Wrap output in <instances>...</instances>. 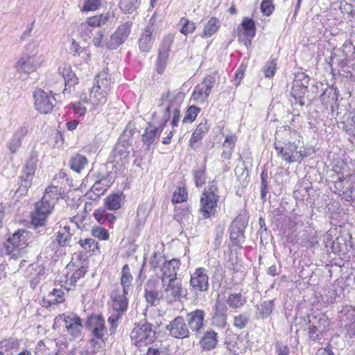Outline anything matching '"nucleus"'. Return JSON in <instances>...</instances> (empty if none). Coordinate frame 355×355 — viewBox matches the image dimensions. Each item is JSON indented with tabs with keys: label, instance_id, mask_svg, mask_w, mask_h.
Masks as SVG:
<instances>
[{
	"label": "nucleus",
	"instance_id": "nucleus-49",
	"mask_svg": "<svg viewBox=\"0 0 355 355\" xmlns=\"http://www.w3.org/2000/svg\"><path fill=\"white\" fill-rule=\"evenodd\" d=\"M91 234L100 241H107L110 234L105 228L101 226H94L91 230Z\"/></svg>",
	"mask_w": 355,
	"mask_h": 355
},
{
	"label": "nucleus",
	"instance_id": "nucleus-29",
	"mask_svg": "<svg viewBox=\"0 0 355 355\" xmlns=\"http://www.w3.org/2000/svg\"><path fill=\"white\" fill-rule=\"evenodd\" d=\"M107 210L105 207H99L94 211L93 216L99 224L107 225L109 227H112L116 220V216Z\"/></svg>",
	"mask_w": 355,
	"mask_h": 355
},
{
	"label": "nucleus",
	"instance_id": "nucleus-22",
	"mask_svg": "<svg viewBox=\"0 0 355 355\" xmlns=\"http://www.w3.org/2000/svg\"><path fill=\"white\" fill-rule=\"evenodd\" d=\"M180 260L179 259H172L169 261H165L161 268V279L162 282L177 278V271L180 266Z\"/></svg>",
	"mask_w": 355,
	"mask_h": 355
},
{
	"label": "nucleus",
	"instance_id": "nucleus-41",
	"mask_svg": "<svg viewBox=\"0 0 355 355\" xmlns=\"http://www.w3.org/2000/svg\"><path fill=\"white\" fill-rule=\"evenodd\" d=\"M193 180L196 187L200 188L205 184L207 181V167L202 165L200 168L193 171Z\"/></svg>",
	"mask_w": 355,
	"mask_h": 355
},
{
	"label": "nucleus",
	"instance_id": "nucleus-48",
	"mask_svg": "<svg viewBox=\"0 0 355 355\" xmlns=\"http://www.w3.org/2000/svg\"><path fill=\"white\" fill-rule=\"evenodd\" d=\"M49 304H58L64 301V293L62 289L54 288L49 294Z\"/></svg>",
	"mask_w": 355,
	"mask_h": 355
},
{
	"label": "nucleus",
	"instance_id": "nucleus-33",
	"mask_svg": "<svg viewBox=\"0 0 355 355\" xmlns=\"http://www.w3.org/2000/svg\"><path fill=\"white\" fill-rule=\"evenodd\" d=\"M174 36L168 34L165 35L158 48L157 58L169 59L171 51V45L173 42Z\"/></svg>",
	"mask_w": 355,
	"mask_h": 355
},
{
	"label": "nucleus",
	"instance_id": "nucleus-50",
	"mask_svg": "<svg viewBox=\"0 0 355 355\" xmlns=\"http://www.w3.org/2000/svg\"><path fill=\"white\" fill-rule=\"evenodd\" d=\"M190 207H178L175 209L174 218L178 222H182L190 214Z\"/></svg>",
	"mask_w": 355,
	"mask_h": 355
},
{
	"label": "nucleus",
	"instance_id": "nucleus-24",
	"mask_svg": "<svg viewBox=\"0 0 355 355\" xmlns=\"http://www.w3.org/2000/svg\"><path fill=\"white\" fill-rule=\"evenodd\" d=\"M210 125L208 120L204 119L201 121L191 134L189 141V147L194 148L196 144L203 139L205 135L208 133Z\"/></svg>",
	"mask_w": 355,
	"mask_h": 355
},
{
	"label": "nucleus",
	"instance_id": "nucleus-59",
	"mask_svg": "<svg viewBox=\"0 0 355 355\" xmlns=\"http://www.w3.org/2000/svg\"><path fill=\"white\" fill-rule=\"evenodd\" d=\"M35 355H50V350L43 340H40L34 349Z\"/></svg>",
	"mask_w": 355,
	"mask_h": 355
},
{
	"label": "nucleus",
	"instance_id": "nucleus-42",
	"mask_svg": "<svg viewBox=\"0 0 355 355\" xmlns=\"http://www.w3.org/2000/svg\"><path fill=\"white\" fill-rule=\"evenodd\" d=\"M179 25L181 26L180 32L185 36L193 33L196 29V24L184 17L180 18Z\"/></svg>",
	"mask_w": 355,
	"mask_h": 355
},
{
	"label": "nucleus",
	"instance_id": "nucleus-6",
	"mask_svg": "<svg viewBox=\"0 0 355 355\" xmlns=\"http://www.w3.org/2000/svg\"><path fill=\"white\" fill-rule=\"evenodd\" d=\"M30 232L24 229L15 232L4 243L6 254L15 259L21 257L30 243Z\"/></svg>",
	"mask_w": 355,
	"mask_h": 355
},
{
	"label": "nucleus",
	"instance_id": "nucleus-52",
	"mask_svg": "<svg viewBox=\"0 0 355 355\" xmlns=\"http://www.w3.org/2000/svg\"><path fill=\"white\" fill-rule=\"evenodd\" d=\"M163 257L157 252H154L151 255L149 264L151 270L156 271L160 267L162 262Z\"/></svg>",
	"mask_w": 355,
	"mask_h": 355
},
{
	"label": "nucleus",
	"instance_id": "nucleus-15",
	"mask_svg": "<svg viewBox=\"0 0 355 355\" xmlns=\"http://www.w3.org/2000/svg\"><path fill=\"white\" fill-rule=\"evenodd\" d=\"M190 285L195 291H206L209 288V277L204 268H197L191 275Z\"/></svg>",
	"mask_w": 355,
	"mask_h": 355
},
{
	"label": "nucleus",
	"instance_id": "nucleus-20",
	"mask_svg": "<svg viewBox=\"0 0 355 355\" xmlns=\"http://www.w3.org/2000/svg\"><path fill=\"white\" fill-rule=\"evenodd\" d=\"M59 73L64 79V93L68 91L71 92V88L74 87L79 83V79L76 73L72 71L71 66L69 64L64 63L60 66Z\"/></svg>",
	"mask_w": 355,
	"mask_h": 355
},
{
	"label": "nucleus",
	"instance_id": "nucleus-8",
	"mask_svg": "<svg viewBox=\"0 0 355 355\" xmlns=\"http://www.w3.org/2000/svg\"><path fill=\"white\" fill-rule=\"evenodd\" d=\"M295 142H288L284 146H282L279 142L275 143V148L278 155L281 156L282 159L287 163H293L295 162H301L305 157L309 156V153L303 145H299Z\"/></svg>",
	"mask_w": 355,
	"mask_h": 355
},
{
	"label": "nucleus",
	"instance_id": "nucleus-32",
	"mask_svg": "<svg viewBox=\"0 0 355 355\" xmlns=\"http://www.w3.org/2000/svg\"><path fill=\"white\" fill-rule=\"evenodd\" d=\"M307 92V85L300 79H295L293 82L291 95L302 105L304 104L303 99Z\"/></svg>",
	"mask_w": 355,
	"mask_h": 355
},
{
	"label": "nucleus",
	"instance_id": "nucleus-2",
	"mask_svg": "<svg viewBox=\"0 0 355 355\" xmlns=\"http://www.w3.org/2000/svg\"><path fill=\"white\" fill-rule=\"evenodd\" d=\"M334 171L331 190L335 193H341L347 201L355 200V172L351 171L347 166L345 168L335 166Z\"/></svg>",
	"mask_w": 355,
	"mask_h": 355
},
{
	"label": "nucleus",
	"instance_id": "nucleus-63",
	"mask_svg": "<svg viewBox=\"0 0 355 355\" xmlns=\"http://www.w3.org/2000/svg\"><path fill=\"white\" fill-rule=\"evenodd\" d=\"M181 116L180 113V107H175L172 112V116H171V124L172 125V128H174L178 125Z\"/></svg>",
	"mask_w": 355,
	"mask_h": 355
},
{
	"label": "nucleus",
	"instance_id": "nucleus-5",
	"mask_svg": "<svg viewBox=\"0 0 355 355\" xmlns=\"http://www.w3.org/2000/svg\"><path fill=\"white\" fill-rule=\"evenodd\" d=\"M112 83L110 76L107 73L101 71L96 76L89 96V103L93 109H97L107 102Z\"/></svg>",
	"mask_w": 355,
	"mask_h": 355
},
{
	"label": "nucleus",
	"instance_id": "nucleus-17",
	"mask_svg": "<svg viewBox=\"0 0 355 355\" xmlns=\"http://www.w3.org/2000/svg\"><path fill=\"white\" fill-rule=\"evenodd\" d=\"M132 24L131 21H126L117 27L111 35L112 49L119 46L127 40L131 31Z\"/></svg>",
	"mask_w": 355,
	"mask_h": 355
},
{
	"label": "nucleus",
	"instance_id": "nucleus-47",
	"mask_svg": "<svg viewBox=\"0 0 355 355\" xmlns=\"http://www.w3.org/2000/svg\"><path fill=\"white\" fill-rule=\"evenodd\" d=\"M277 71V59L270 58L266 62V66L263 69V71L266 78H272Z\"/></svg>",
	"mask_w": 355,
	"mask_h": 355
},
{
	"label": "nucleus",
	"instance_id": "nucleus-4",
	"mask_svg": "<svg viewBox=\"0 0 355 355\" xmlns=\"http://www.w3.org/2000/svg\"><path fill=\"white\" fill-rule=\"evenodd\" d=\"M220 200L218 182L216 179L208 182L200 197L199 212L205 219L215 217Z\"/></svg>",
	"mask_w": 355,
	"mask_h": 355
},
{
	"label": "nucleus",
	"instance_id": "nucleus-53",
	"mask_svg": "<svg viewBox=\"0 0 355 355\" xmlns=\"http://www.w3.org/2000/svg\"><path fill=\"white\" fill-rule=\"evenodd\" d=\"M260 9L266 16H270L275 10L272 0H263L261 3Z\"/></svg>",
	"mask_w": 355,
	"mask_h": 355
},
{
	"label": "nucleus",
	"instance_id": "nucleus-60",
	"mask_svg": "<svg viewBox=\"0 0 355 355\" xmlns=\"http://www.w3.org/2000/svg\"><path fill=\"white\" fill-rule=\"evenodd\" d=\"M248 322V319L244 314H240L234 318V326L238 329H243Z\"/></svg>",
	"mask_w": 355,
	"mask_h": 355
},
{
	"label": "nucleus",
	"instance_id": "nucleus-57",
	"mask_svg": "<svg viewBox=\"0 0 355 355\" xmlns=\"http://www.w3.org/2000/svg\"><path fill=\"white\" fill-rule=\"evenodd\" d=\"M169 59H165L162 58H157L155 69L157 73L163 74L165 71Z\"/></svg>",
	"mask_w": 355,
	"mask_h": 355
},
{
	"label": "nucleus",
	"instance_id": "nucleus-7",
	"mask_svg": "<svg viewBox=\"0 0 355 355\" xmlns=\"http://www.w3.org/2000/svg\"><path fill=\"white\" fill-rule=\"evenodd\" d=\"M63 326L72 338L76 339L82 336L83 324L82 319L75 313H64L58 315L54 319L53 328Z\"/></svg>",
	"mask_w": 355,
	"mask_h": 355
},
{
	"label": "nucleus",
	"instance_id": "nucleus-34",
	"mask_svg": "<svg viewBox=\"0 0 355 355\" xmlns=\"http://www.w3.org/2000/svg\"><path fill=\"white\" fill-rule=\"evenodd\" d=\"M220 26V20L211 17L203 28V31L200 35L202 38H208L211 37L218 32Z\"/></svg>",
	"mask_w": 355,
	"mask_h": 355
},
{
	"label": "nucleus",
	"instance_id": "nucleus-9",
	"mask_svg": "<svg viewBox=\"0 0 355 355\" xmlns=\"http://www.w3.org/2000/svg\"><path fill=\"white\" fill-rule=\"evenodd\" d=\"M155 338V331L148 323L136 325L130 334L132 343L139 350L152 345Z\"/></svg>",
	"mask_w": 355,
	"mask_h": 355
},
{
	"label": "nucleus",
	"instance_id": "nucleus-44",
	"mask_svg": "<svg viewBox=\"0 0 355 355\" xmlns=\"http://www.w3.org/2000/svg\"><path fill=\"white\" fill-rule=\"evenodd\" d=\"M226 302L230 307L233 309H239L242 307L245 304L246 300L241 293H232L229 295Z\"/></svg>",
	"mask_w": 355,
	"mask_h": 355
},
{
	"label": "nucleus",
	"instance_id": "nucleus-62",
	"mask_svg": "<svg viewBox=\"0 0 355 355\" xmlns=\"http://www.w3.org/2000/svg\"><path fill=\"white\" fill-rule=\"evenodd\" d=\"M31 58H21L17 62L18 65L21 67L24 71L26 69L31 70L34 69L33 62H31Z\"/></svg>",
	"mask_w": 355,
	"mask_h": 355
},
{
	"label": "nucleus",
	"instance_id": "nucleus-11",
	"mask_svg": "<svg viewBox=\"0 0 355 355\" xmlns=\"http://www.w3.org/2000/svg\"><path fill=\"white\" fill-rule=\"evenodd\" d=\"M46 196H43L42 199L37 202L35 205V209L31 214V223L35 227H42L45 225L46 218L53 209V202H49L46 200Z\"/></svg>",
	"mask_w": 355,
	"mask_h": 355
},
{
	"label": "nucleus",
	"instance_id": "nucleus-3",
	"mask_svg": "<svg viewBox=\"0 0 355 355\" xmlns=\"http://www.w3.org/2000/svg\"><path fill=\"white\" fill-rule=\"evenodd\" d=\"M110 19V12L98 13L87 17L78 28V33L85 41L92 39V43L96 47L102 44L104 33L98 30L94 35V28H101L107 24Z\"/></svg>",
	"mask_w": 355,
	"mask_h": 355
},
{
	"label": "nucleus",
	"instance_id": "nucleus-1",
	"mask_svg": "<svg viewBox=\"0 0 355 355\" xmlns=\"http://www.w3.org/2000/svg\"><path fill=\"white\" fill-rule=\"evenodd\" d=\"M90 331L89 345L92 354L102 352L106 348L109 334L102 315L92 314L87 321Z\"/></svg>",
	"mask_w": 355,
	"mask_h": 355
},
{
	"label": "nucleus",
	"instance_id": "nucleus-21",
	"mask_svg": "<svg viewBox=\"0 0 355 355\" xmlns=\"http://www.w3.org/2000/svg\"><path fill=\"white\" fill-rule=\"evenodd\" d=\"M184 94L181 92H168L161 97V101L163 105H166V114L170 118V112L175 107H180Z\"/></svg>",
	"mask_w": 355,
	"mask_h": 355
},
{
	"label": "nucleus",
	"instance_id": "nucleus-55",
	"mask_svg": "<svg viewBox=\"0 0 355 355\" xmlns=\"http://www.w3.org/2000/svg\"><path fill=\"white\" fill-rule=\"evenodd\" d=\"M230 239L239 248H242L241 244L245 241V235L243 231L238 230L234 232L233 230L230 233Z\"/></svg>",
	"mask_w": 355,
	"mask_h": 355
},
{
	"label": "nucleus",
	"instance_id": "nucleus-36",
	"mask_svg": "<svg viewBox=\"0 0 355 355\" xmlns=\"http://www.w3.org/2000/svg\"><path fill=\"white\" fill-rule=\"evenodd\" d=\"M89 103V98H87L85 94L80 96L78 101L71 103V107L73 110V113L79 117L85 116L87 112V107L85 104Z\"/></svg>",
	"mask_w": 355,
	"mask_h": 355
},
{
	"label": "nucleus",
	"instance_id": "nucleus-16",
	"mask_svg": "<svg viewBox=\"0 0 355 355\" xmlns=\"http://www.w3.org/2000/svg\"><path fill=\"white\" fill-rule=\"evenodd\" d=\"M154 32L155 28L153 24H148L143 29L138 40V46L140 51L148 53L151 51L154 44Z\"/></svg>",
	"mask_w": 355,
	"mask_h": 355
},
{
	"label": "nucleus",
	"instance_id": "nucleus-58",
	"mask_svg": "<svg viewBox=\"0 0 355 355\" xmlns=\"http://www.w3.org/2000/svg\"><path fill=\"white\" fill-rule=\"evenodd\" d=\"M169 59H165L162 58H157L155 69L157 73L163 74L165 71Z\"/></svg>",
	"mask_w": 355,
	"mask_h": 355
},
{
	"label": "nucleus",
	"instance_id": "nucleus-19",
	"mask_svg": "<svg viewBox=\"0 0 355 355\" xmlns=\"http://www.w3.org/2000/svg\"><path fill=\"white\" fill-rule=\"evenodd\" d=\"M205 312L202 309H196L187 315L189 328L193 332L199 333L205 327Z\"/></svg>",
	"mask_w": 355,
	"mask_h": 355
},
{
	"label": "nucleus",
	"instance_id": "nucleus-10",
	"mask_svg": "<svg viewBox=\"0 0 355 355\" xmlns=\"http://www.w3.org/2000/svg\"><path fill=\"white\" fill-rule=\"evenodd\" d=\"M216 75V73H214L205 76L202 80L194 87L191 100L198 103H205L215 85Z\"/></svg>",
	"mask_w": 355,
	"mask_h": 355
},
{
	"label": "nucleus",
	"instance_id": "nucleus-23",
	"mask_svg": "<svg viewBox=\"0 0 355 355\" xmlns=\"http://www.w3.org/2000/svg\"><path fill=\"white\" fill-rule=\"evenodd\" d=\"M218 334L213 329L204 332L199 340L200 349L202 351H211L216 348L218 343Z\"/></svg>",
	"mask_w": 355,
	"mask_h": 355
},
{
	"label": "nucleus",
	"instance_id": "nucleus-46",
	"mask_svg": "<svg viewBox=\"0 0 355 355\" xmlns=\"http://www.w3.org/2000/svg\"><path fill=\"white\" fill-rule=\"evenodd\" d=\"M139 5V0H119V6L124 13H133Z\"/></svg>",
	"mask_w": 355,
	"mask_h": 355
},
{
	"label": "nucleus",
	"instance_id": "nucleus-12",
	"mask_svg": "<svg viewBox=\"0 0 355 355\" xmlns=\"http://www.w3.org/2000/svg\"><path fill=\"white\" fill-rule=\"evenodd\" d=\"M238 40L247 48L252 45L253 38L256 35V26L254 20L245 17L237 28Z\"/></svg>",
	"mask_w": 355,
	"mask_h": 355
},
{
	"label": "nucleus",
	"instance_id": "nucleus-61",
	"mask_svg": "<svg viewBox=\"0 0 355 355\" xmlns=\"http://www.w3.org/2000/svg\"><path fill=\"white\" fill-rule=\"evenodd\" d=\"M21 145V141L13 135L8 144V148L10 153L14 154L19 148Z\"/></svg>",
	"mask_w": 355,
	"mask_h": 355
},
{
	"label": "nucleus",
	"instance_id": "nucleus-25",
	"mask_svg": "<svg viewBox=\"0 0 355 355\" xmlns=\"http://www.w3.org/2000/svg\"><path fill=\"white\" fill-rule=\"evenodd\" d=\"M125 201V196L122 191L112 193L103 200L104 207L110 211H117L122 208Z\"/></svg>",
	"mask_w": 355,
	"mask_h": 355
},
{
	"label": "nucleus",
	"instance_id": "nucleus-30",
	"mask_svg": "<svg viewBox=\"0 0 355 355\" xmlns=\"http://www.w3.org/2000/svg\"><path fill=\"white\" fill-rule=\"evenodd\" d=\"M144 297L146 302L151 306L159 302L160 296L157 289V282L155 279H148L146 284Z\"/></svg>",
	"mask_w": 355,
	"mask_h": 355
},
{
	"label": "nucleus",
	"instance_id": "nucleus-56",
	"mask_svg": "<svg viewBox=\"0 0 355 355\" xmlns=\"http://www.w3.org/2000/svg\"><path fill=\"white\" fill-rule=\"evenodd\" d=\"M213 321L216 325L220 327H225L227 323V315L225 313L216 310L212 317Z\"/></svg>",
	"mask_w": 355,
	"mask_h": 355
},
{
	"label": "nucleus",
	"instance_id": "nucleus-45",
	"mask_svg": "<svg viewBox=\"0 0 355 355\" xmlns=\"http://www.w3.org/2000/svg\"><path fill=\"white\" fill-rule=\"evenodd\" d=\"M201 109L196 105H189L182 119L183 123H191L196 119L200 114Z\"/></svg>",
	"mask_w": 355,
	"mask_h": 355
},
{
	"label": "nucleus",
	"instance_id": "nucleus-18",
	"mask_svg": "<svg viewBox=\"0 0 355 355\" xmlns=\"http://www.w3.org/2000/svg\"><path fill=\"white\" fill-rule=\"evenodd\" d=\"M166 121H164L158 127L149 123L141 135V140L148 148L157 141L166 126Z\"/></svg>",
	"mask_w": 355,
	"mask_h": 355
},
{
	"label": "nucleus",
	"instance_id": "nucleus-37",
	"mask_svg": "<svg viewBox=\"0 0 355 355\" xmlns=\"http://www.w3.org/2000/svg\"><path fill=\"white\" fill-rule=\"evenodd\" d=\"M103 0H80L81 6L80 10L81 12H96L98 10L103 4Z\"/></svg>",
	"mask_w": 355,
	"mask_h": 355
},
{
	"label": "nucleus",
	"instance_id": "nucleus-43",
	"mask_svg": "<svg viewBox=\"0 0 355 355\" xmlns=\"http://www.w3.org/2000/svg\"><path fill=\"white\" fill-rule=\"evenodd\" d=\"M62 188L57 186H49L46 190L43 196H48L46 198L49 202H53V205L62 198Z\"/></svg>",
	"mask_w": 355,
	"mask_h": 355
},
{
	"label": "nucleus",
	"instance_id": "nucleus-26",
	"mask_svg": "<svg viewBox=\"0 0 355 355\" xmlns=\"http://www.w3.org/2000/svg\"><path fill=\"white\" fill-rule=\"evenodd\" d=\"M128 294L119 293V291H114L111 294L112 307L114 312L125 313L128 306Z\"/></svg>",
	"mask_w": 355,
	"mask_h": 355
},
{
	"label": "nucleus",
	"instance_id": "nucleus-39",
	"mask_svg": "<svg viewBox=\"0 0 355 355\" xmlns=\"http://www.w3.org/2000/svg\"><path fill=\"white\" fill-rule=\"evenodd\" d=\"M189 198V193L186 187H178L174 191L171 202L173 204H180L186 202Z\"/></svg>",
	"mask_w": 355,
	"mask_h": 355
},
{
	"label": "nucleus",
	"instance_id": "nucleus-54",
	"mask_svg": "<svg viewBox=\"0 0 355 355\" xmlns=\"http://www.w3.org/2000/svg\"><path fill=\"white\" fill-rule=\"evenodd\" d=\"M273 302L272 300L265 301L260 305V313L263 318H266L270 315L273 310Z\"/></svg>",
	"mask_w": 355,
	"mask_h": 355
},
{
	"label": "nucleus",
	"instance_id": "nucleus-13",
	"mask_svg": "<svg viewBox=\"0 0 355 355\" xmlns=\"http://www.w3.org/2000/svg\"><path fill=\"white\" fill-rule=\"evenodd\" d=\"M34 105L35 109L42 114L51 113L54 107V96L48 94L42 89H36L33 93Z\"/></svg>",
	"mask_w": 355,
	"mask_h": 355
},
{
	"label": "nucleus",
	"instance_id": "nucleus-31",
	"mask_svg": "<svg viewBox=\"0 0 355 355\" xmlns=\"http://www.w3.org/2000/svg\"><path fill=\"white\" fill-rule=\"evenodd\" d=\"M78 244L82 248L81 252L86 256H92L101 253L99 243L93 239H80Z\"/></svg>",
	"mask_w": 355,
	"mask_h": 355
},
{
	"label": "nucleus",
	"instance_id": "nucleus-38",
	"mask_svg": "<svg viewBox=\"0 0 355 355\" xmlns=\"http://www.w3.org/2000/svg\"><path fill=\"white\" fill-rule=\"evenodd\" d=\"M87 163L88 160L85 156L76 154L71 158L69 164L73 171L80 173Z\"/></svg>",
	"mask_w": 355,
	"mask_h": 355
},
{
	"label": "nucleus",
	"instance_id": "nucleus-28",
	"mask_svg": "<svg viewBox=\"0 0 355 355\" xmlns=\"http://www.w3.org/2000/svg\"><path fill=\"white\" fill-rule=\"evenodd\" d=\"M163 284L164 291L166 297L175 299L182 295V286L180 281L176 279L166 280Z\"/></svg>",
	"mask_w": 355,
	"mask_h": 355
},
{
	"label": "nucleus",
	"instance_id": "nucleus-64",
	"mask_svg": "<svg viewBox=\"0 0 355 355\" xmlns=\"http://www.w3.org/2000/svg\"><path fill=\"white\" fill-rule=\"evenodd\" d=\"M345 130L349 135L355 137V114L345 125Z\"/></svg>",
	"mask_w": 355,
	"mask_h": 355
},
{
	"label": "nucleus",
	"instance_id": "nucleus-51",
	"mask_svg": "<svg viewBox=\"0 0 355 355\" xmlns=\"http://www.w3.org/2000/svg\"><path fill=\"white\" fill-rule=\"evenodd\" d=\"M1 344L6 351H10L12 349H17L19 347L20 341L17 338L10 337L2 340Z\"/></svg>",
	"mask_w": 355,
	"mask_h": 355
},
{
	"label": "nucleus",
	"instance_id": "nucleus-27",
	"mask_svg": "<svg viewBox=\"0 0 355 355\" xmlns=\"http://www.w3.org/2000/svg\"><path fill=\"white\" fill-rule=\"evenodd\" d=\"M86 272L87 270L84 266H80L74 271L68 272L64 277V280H60L62 286L67 291L72 289L77 281L85 276Z\"/></svg>",
	"mask_w": 355,
	"mask_h": 355
},
{
	"label": "nucleus",
	"instance_id": "nucleus-35",
	"mask_svg": "<svg viewBox=\"0 0 355 355\" xmlns=\"http://www.w3.org/2000/svg\"><path fill=\"white\" fill-rule=\"evenodd\" d=\"M132 280L133 277L131 275L130 267L128 264H125L122 268L121 277V285L122 286L123 293L128 294Z\"/></svg>",
	"mask_w": 355,
	"mask_h": 355
},
{
	"label": "nucleus",
	"instance_id": "nucleus-40",
	"mask_svg": "<svg viewBox=\"0 0 355 355\" xmlns=\"http://www.w3.org/2000/svg\"><path fill=\"white\" fill-rule=\"evenodd\" d=\"M36 161L33 157H30L26 161L25 166L23 169L22 178L25 181H31L35 173Z\"/></svg>",
	"mask_w": 355,
	"mask_h": 355
},
{
	"label": "nucleus",
	"instance_id": "nucleus-14",
	"mask_svg": "<svg viewBox=\"0 0 355 355\" xmlns=\"http://www.w3.org/2000/svg\"><path fill=\"white\" fill-rule=\"evenodd\" d=\"M169 335L175 338L184 339L190 336V331L184 319L177 316L166 326Z\"/></svg>",
	"mask_w": 355,
	"mask_h": 355
}]
</instances>
